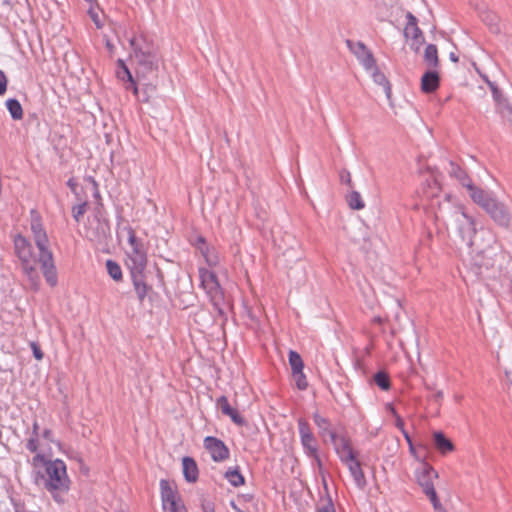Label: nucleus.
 Returning <instances> with one entry per match:
<instances>
[{
  "instance_id": "f257e3e1",
  "label": "nucleus",
  "mask_w": 512,
  "mask_h": 512,
  "mask_svg": "<svg viewBox=\"0 0 512 512\" xmlns=\"http://www.w3.org/2000/svg\"><path fill=\"white\" fill-rule=\"evenodd\" d=\"M130 60L134 66L136 77L143 81L146 90L154 92L160 65L163 61L159 46L145 34L130 38Z\"/></svg>"
},
{
  "instance_id": "f03ea898",
  "label": "nucleus",
  "mask_w": 512,
  "mask_h": 512,
  "mask_svg": "<svg viewBox=\"0 0 512 512\" xmlns=\"http://www.w3.org/2000/svg\"><path fill=\"white\" fill-rule=\"evenodd\" d=\"M471 248L473 265L478 269L477 275L486 273L487 277L496 278L501 274L506 255L492 230L480 228Z\"/></svg>"
},
{
  "instance_id": "7ed1b4c3",
  "label": "nucleus",
  "mask_w": 512,
  "mask_h": 512,
  "mask_svg": "<svg viewBox=\"0 0 512 512\" xmlns=\"http://www.w3.org/2000/svg\"><path fill=\"white\" fill-rule=\"evenodd\" d=\"M35 483L42 485L51 493L55 501L60 502V494L66 493L70 487V479L64 461L55 459L47 462L44 472H37Z\"/></svg>"
},
{
  "instance_id": "20e7f679",
  "label": "nucleus",
  "mask_w": 512,
  "mask_h": 512,
  "mask_svg": "<svg viewBox=\"0 0 512 512\" xmlns=\"http://www.w3.org/2000/svg\"><path fill=\"white\" fill-rule=\"evenodd\" d=\"M472 201L483 209L499 227L510 229L512 214L509 207L500 201L492 191L481 189L472 194Z\"/></svg>"
},
{
  "instance_id": "39448f33",
  "label": "nucleus",
  "mask_w": 512,
  "mask_h": 512,
  "mask_svg": "<svg viewBox=\"0 0 512 512\" xmlns=\"http://www.w3.org/2000/svg\"><path fill=\"white\" fill-rule=\"evenodd\" d=\"M417 483L422 488L423 493L429 498L435 510L442 509L434 487L433 480L438 478V472L427 462L422 461L415 470Z\"/></svg>"
},
{
  "instance_id": "423d86ee",
  "label": "nucleus",
  "mask_w": 512,
  "mask_h": 512,
  "mask_svg": "<svg viewBox=\"0 0 512 512\" xmlns=\"http://www.w3.org/2000/svg\"><path fill=\"white\" fill-rule=\"evenodd\" d=\"M457 225L458 234L461 239L470 247L473 246L475 237L479 230L476 229V221L463 208H458L453 214Z\"/></svg>"
},
{
  "instance_id": "0eeeda50",
  "label": "nucleus",
  "mask_w": 512,
  "mask_h": 512,
  "mask_svg": "<svg viewBox=\"0 0 512 512\" xmlns=\"http://www.w3.org/2000/svg\"><path fill=\"white\" fill-rule=\"evenodd\" d=\"M162 507L164 512H187V509L170 482L166 479L160 481Z\"/></svg>"
},
{
  "instance_id": "6e6552de",
  "label": "nucleus",
  "mask_w": 512,
  "mask_h": 512,
  "mask_svg": "<svg viewBox=\"0 0 512 512\" xmlns=\"http://www.w3.org/2000/svg\"><path fill=\"white\" fill-rule=\"evenodd\" d=\"M116 76L119 80L125 82V89L128 91H132V93L136 96V98L139 101H142V102L148 101V99H149L148 92H150V91L145 89L143 96L142 97L140 96L137 82H136L135 78L133 77L130 69L126 65L125 61L122 59L117 60Z\"/></svg>"
},
{
  "instance_id": "1a4fd4ad",
  "label": "nucleus",
  "mask_w": 512,
  "mask_h": 512,
  "mask_svg": "<svg viewBox=\"0 0 512 512\" xmlns=\"http://www.w3.org/2000/svg\"><path fill=\"white\" fill-rule=\"evenodd\" d=\"M201 283L204 289H206L207 293L210 295L213 306L217 309L220 315H223L224 311L220 307V301L223 299L222 291L216 274L209 271L202 272Z\"/></svg>"
},
{
  "instance_id": "9d476101",
  "label": "nucleus",
  "mask_w": 512,
  "mask_h": 512,
  "mask_svg": "<svg viewBox=\"0 0 512 512\" xmlns=\"http://www.w3.org/2000/svg\"><path fill=\"white\" fill-rule=\"evenodd\" d=\"M87 238L97 245L106 244L111 235L109 220L100 215V211L95 216V226L91 225L87 229Z\"/></svg>"
},
{
  "instance_id": "9b49d317",
  "label": "nucleus",
  "mask_w": 512,
  "mask_h": 512,
  "mask_svg": "<svg viewBox=\"0 0 512 512\" xmlns=\"http://www.w3.org/2000/svg\"><path fill=\"white\" fill-rule=\"evenodd\" d=\"M31 231L33 234V238L35 244L39 250V253H43L45 251H51L49 249V239L46 233V230L43 227L42 219L39 213L36 210H31Z\"/></svg>"
},
{
  "instance_id": "f8f14e48",
  "label": "nucleus",
  "mask_w": 512,
  "mask_h": 512,
  "mask_svg": "<svg viewBox=\"0 0 512 512\" xmlns=\"http://www.w3.org/2000/svg\"><path fill=\"white\" fill-rule=\"evenodd\" d=\"M129 245L131 247V251L127 253V267H146L148 259L147 250L143 240L137 237L135 241H130Z\"/></svg>"
},
{
  "instance_id": "ddd939ff",
  "label": "nucleus",
  "mask_w": 512,
  "mask_h": 512,
  "mask_svg": "<svg viewBox=\"0 0 512 512\" xmlns=\"http://www.w3.org/2000/svg\"><path fill=\"white\" fill-rule=\"evenodd\" d=\"M407 25L404 28V35L406 38H411L413 40L411 44V49L415 52H418L421 45L424 43V36L421 29L418 27L417 18L411 13L407 12Z\"/></svg>"
},
{
  "instance_id": "4468645a",
  "label": "nucleus",
  "mask_w": 512,
  "mask_h": 512,
  "mask_svg": "<svg viewBox=\"0 0 512 512\" xmlns=\"http://www.w3.org/2000/svg\"><path fill=\"white\" fill-rule=\"evenodd\" d=\"M38 261L40 263L41 270L46 282L51 287L56 286L58 282V277L57 270L53 260L52 251H45L43 253H39Z\"/></svg>"
},
{
  "instance_id": "2eb2a0df",
  "label": "nucleus",
  "mask_w": 512,
  "mask_h": 512,
  "mask_svg": "<svg viewBox=\"0 0 512 512\" xmlns=\"http://www.w3.org/2000/svg\"><path fill=\"white\" fill-rule=\"evenodd\" d=\"M204 447L215 462H221L229 458L230 451L228 447L216 437L207 436L204 439Z\"/></svg>"
},
{
  "instance_id": "dca6fc26",
  "label": "nucleus",
  "mask_w": 512,
  "mask_h": 512,
  "mask_svg": "<svg viewBox=\"0 0 512 512\" xmlns=\"http://www.w3.org/2000/svg\"><path fill=\"white\" fill-rule=\"evenodd\" d=\"M346 44L350 51L357 57L366 70H372L375 67V59L371 51L367 49L364 43L352 40H346Z\"/></svg>"
},
{
  "instance_id": "f3484780",
  "label": "nucleus",
  "mask_w": 512,
  "mask_h": 512,
  "mask_svg": "<svg viewBox=\"0 0 512 512\" xmlns=\"http://www.w3.org/2000/svg\"><path fill=\"white\" fill-rule=\"evenodd\" d=\"M146 267H128L130 277L133 283L134 290L137 294L138 300L143 302L150 287L145 282L144 270Z\"/></svg>"
},
{
  "instance_id": "a211bd4d",
  "label": "nucleus",
  "mask_w": 512,
  "mask_h": 512,
  "mask_svg": "<svg viewBox=\"0 0 512 512\" xmlns=\"http://www.w3.org/2000/svg\"><path fill=\"white\" fill-rule=\"evenodd\" d=\"M448 173L451 177L458 180V182L467 189L469 197L472 199V194L475 191H480L482 188L473 184L472 180L468 176L465 170H463L459 165L454 163L453 161L449 162Z\"/></svg>"
},
{
  "instance_id": "6ab92c4d",
  "label": "nucleus",
  "mask_w": 512,
  "mask_h": 512,
  "mask_svg": "<svg viewBox=\"0 0 512 512\" xmlns=\"http://www.w3.org/2000/svg\"><path fill=\"white\" fill-rule=\"evenodd\" d=\"M14 249L18 258L27 267L33 256L30 241L25 236L17 234L14 237Z\"/></svg>"
},
{
  "instance_id": "aec40b11",
  "label": "nucleus",
  "mask_w": 512,
  "mask_h": 512,
  "mask_svg": "<svg viewBox=\"0 0 512 512\" xmlns=\"http://www.w3.org/2000/svg\"><path fill=\"white\" fill-rule=\"evenodd\" d=\"M217 405L220 408L221 412L224 415L229 416L231 418V420L236 425H239V426L246 425V420L238 413V411L236 409L231 407V405L229 404L228 398L226 396H221L217 400Z\"/></svg>"
},
{
  "instance_id": "412c9836",
  "label": "nucleus",
  "mask_w": 512,
  "mask_h": 512,
  "mask_svg": "<svg viewBox=\"0 0 512 512\" xmlns=\"http://www.w3.org/2000/svg\"><path fill=\"white\" fill-rule=\"evenodd\" d=\"M334 449L344 464L357 459L356 452L352 449L350 441L345 437L340 438V444L336 445Z\"/></svg>"
},
{
  "instance_id": "4be33fe9",
  "label": "nucleus",
  "mask_w": 512,
  "mask_h": 512,
  "mask_svg": "<svg viewBox=\"0 0 512 512\" xmlns=\"http://www.w3.org/2000/svg\"><path fill=\"white\" fill-rule=\"evenodd\" d=\"M440 85L439 73L436 70H428L421 77V89L424 93L435 92Z\"/></svg>"
},
{
  "instance_id": "5701e85b",
  "label": "nucleus",
  "mask_w": 512,
  "mask_h": 512,
  "mask_svg": "<svg viewBox=\"0 0 512 512\" xmlns=\"http://www.w3.org/2000/svg\"><path fill=\"white\" fill-rule=\"evenodd\" d=\"M183 475L187 482L194 483L198 480L199 470L196 461L189 456L182 459Z\"/></svg>"
},
{
  "instance_id": "b1692460",
  "label": "nucleus",
  "mask_w": 512,
  "mask_h": 512,
  "mask_svg": "<svg viewBox=\"0 0 512 512\" xmlns=\"http://www.w3.org/2000/svg\"><path fill=\"white\" fill-rule=\"evenodd\" d=\"M345 465H347V467L351 473V476L354 479L356 486L361 490L364 489L367 485V480L365 478V475L361 468V463L359 462V460L355 459L351 462L346 463Z\"/></svg>"
},
{
  "instance_id": "393cba45",
  "label": "nucleus",
  "mask_w": 512,
  "mask_h": 512,
  "mask_svg": "<svg viewBox=\"0 0 512 512\" xmlns=\"http://www.w3.org/2000/svg\"><path fill=\"white\" fill-rule=\"evenodd\" d=\"M433 442L435 448L442 454H446L454 450V444L442 431H435L433 433Z\"/></svg>"
},
{
  "instance_id": "a878e982",
  "label": "nucleus",
  "mask_w": 512,
  "mask_h": 512,
  "mask_svg": "<svg viewBox=\"0 0 512 512\" xmlns=\"http://www.w3.org/2000/svg\"><path fill=\"white\" fill-rule=\"evenodd\" d=\"M325 495H322L317 506V512H336L333 500L328 492V486L324 481Z\"/></svg>"
},
{
  "instance_id": "bb28decb",
  "label": "nucleus",
  "mask_w": 512,
  "mask_h": 512,
  "mask_svg": "<svg viewBox=\"0 0 512 512\" xmlns=\"http://www.w3.org/2000/svg\"><path fill=\"white\" fill-rule=\"evenodd\" d=\"M483 22L489 27V30L494 33L498 34L501 32V28L499 25V17L497 14L493 12H485L482 16Z\"/></svg>"
},
{
  "instance_id": "cd10ccee",
  "label": "nucleus",
  "mask_w": 512,
  "mask_h": 512,
  "mask_svg": "<svg viewBox=\"0 0 512 512\" xmlns=\"http://www.w3.org/2000/svg\"><path fill=\"white\" fill-rule=\"evenodd\" d=\"M225 477L234 487H239L245 484V478L238 467L229 468L225 473Z\"/></svg>"
},
{
  "instance_id": "c85d7f7f",
  "label": "nucleus",
  "mask_w": 512,
  "mask_h": 512,
  "mask_svg": "<svg viewBox=\"0 0 512 512\" xmlns=\"http://www.w3.org/2000/svg\"><path fill=\"white\" fill-rule=\"evenodd\" d=\"M105 265L107 273L115 282H121L123 280L122 269L116 261L108 259Z\"/></svg>"
},
{
  "instance_id": "c756f323",
  "label": "nucleus",
  "mask_w": 512,
  "mask_h": 512,
  "mask_svg": "<svg viewBox=\"0 0 512 512\" xmlns=\"http://www.w3.org/2000/svg\"><path fill=\"white\" fill-rule=\"evenodd\" d=\"M6 107L13 120H20L23 118V108L20 102L15 98H10L6 101Z\"/></svg>"
},
{
  "instance_id": "7c9ffc66",
  "label": "nucleus",
  "mask_w": 512,
  "mask_h": 512,
  "mask_svg": "<svg viewBox=\"0 0 512 512\" xmlns=\"http://www.w3.org/2000/svg\"><path fill=\"white\" fill-rule=\"evenodd\" d=\"M424 60L429 66L434 68L439 65L438 50L436 45L428 44L426 46L424 51Z\"/></svg>"
},
{
  "instance_id": "2f4dec72",
  "label": "nucleus",
  "mask_w": 512,
  "mask_h": 512,
  "mask_svg": "<svg viewBox=\"0 0 512 512\" xmlns=\"http://www.w3.org/2000/svg\"><path fill=\"white\" fill-rule=\"evenodd\" d=\"M374 383L383 391H388L391 387L390 376L386 371L380 370L373 376Z\"/></svg>"
},
{
  "instance_id": "473e14b6",
  "label": "nucleus",
  "mask_w": 512,
  "mask_h": 512,
  "mask_svg": "<svg viewBox=\"0 0 512 512\" xmlns=\"http://www.w3.org/2000/svg\"><path fill=\"white\" fill-rule=\"evenodd\" d=\"M372 69H374V72H373V75H372L374 82L377 83L378 85L383 86L384 92H385L386 96L388 98H390L391 86H390V83H389L388 79L386 78V76L383 73H381L378 70L376 65Z\"/></svg>"
},
{
  "instance_id": "72a5a7b5",
  "label": "nucleus",
  "mask_w": 512,
  "mask_h": 512,
  "mask_svg": "<svg viewBox=\"0 0 512 512\" xmlns=\"http://www.w3.org/2000/svg\"><path fill=\"white\" fill-rule=\"evenodd\" d=\"M496 112L500 114L504 121L512 125V105L508 100L500 102L496 106Z\"/></svg>"
},
{
  "instance_id": "f704fd0d",
  "label": "nucleus",
  "mask_w": 512,
  "mask_h": 512,
  "mask_svg": "<svg viewBox=\"0 0 512 512\" xmlns=\"http://www.w3.org/2000/svg\"><path fill=\"white\" fill-rule=\"evenodd\" d=\"M347 202L349 207L353 210H361L365 207V203L360 193L354 190L347 196Z\"/></svg>"
},
{
  "instance_id": "c9c22d12",
  "label": "nucleus",
  "mask_w": 512,
  "mask_h": 512,
  "mask_svg": "<svg viewBox=\"0 0 512 512\" xmlns=\"http://www.w3.org/2000/svg\"><path fill=\"white\" fill-rule=\"evenodd\" d=\"M289 364L291 366L292 372H300L304 368V362L299 353L296 351L290 350L288 355Z\"/></svg>"
},
{
  "instance_id": "e433bc0d",
  "label": "nucleus",
  "mask_w": 512,
  "mask_h": 512,
  "mask_svg": "<svg viewBox=\"0 0 512 512\" xmlns=\"http://www.w3.org/2000/svg\"><path fill=\"white\" fill-rule=\"evenodd\" d=\"M301 444L308 456H316L318 448L315 436H309V438H301Z\"/></svg>"
},
{
  "instance_id": "4c0bfd02",
  "label": "nucleus",
  "mask_w": 512,
  "mask_h": 512,
  "mask_svg": "<svg viewBox=\"0 0 512 512\" xmlns=\"http://www.w3.org/2000/svg\"><path fill=\"white\" fill-rule=\"evenodd\" d=\"M313 420H314V423L316 424V426L319 428L320 434L323 437H325L326 433L331 430L330 429V421L318 413H315L313 415Z\"/></svg>"
},
{
  "instance_id": "58836bf2",
  "label": "nucleus",
  "mask_w": 512,
  "mask_h": 512,
  "mask_svg": "<svg viewBox=\"0 0 512 512\" xmlns=\"http://www.w3.org/2000/svg\"><path fill=\"white\" fill-rule=\"evenodd\" d=\"M88 207L87 201H82L81 203L74 205L72 207V216L75 219L77 223L80 222V219L83 217V215L86 213Z\"/></svg>"
},
{
  "instance_id": "ea45409f",
  "label": "nucleus",
  "mask_w": 512,
  "mask_h": 512,
  "mask_svg": "<svg viewBox=\"0 0 512 512\" xmlns=\"http://www.w3.org/2000/svg\"><path fill=\"white\" fill-rule=\"evenodd\" d=\"M124 233L127 235L128 243L130 241H135V239L137 238L135 230L130 225H124L121 227L120 223H118L117 236L120 238Z\"/></svg>"
},
{
  "instance_id": "a19ab883",
  "label": "nucleus",
  "mask_w": 512,
  "mask_h": 512,
  "mask_svg": "<svg viewBox=\"0 0 512 512\" xmlns=\"http://www.w3.org/2000/svg\"><path fill=\"white\" fill-rule=\"evenodd\" d=\"M293 379L295 381L296 387L299 390H306L308 387V381L306 379L305 374L303 373V370H300V372H292Z\"/></svg>"
},
{
  "instance_id": "79ce46f5",
  "label": "nucleus",
  "mask_w": 512,
  "mask_h": 512,
  "mask_svg": "<svg viewBox=\"0 0 512 512\" xmlns=\"http://www.w3.org/2000/svg\"><path fill=\"white\" fill-rule=\"evenodd\" d=\"M298 430H299L300 439L301 438H309V436H314L310 429L309 423L303 418H300L298 420Z\"/></svg>"
},
{
  "instance_id": "37998d69",
  "label": "nucleus",
  "mask_w": 512,
  "mask_h": 512,
  "mask_svg": "<svg viewBox=\"0 0 512 512\" xmlns=\"http://www.w3.org/2000/svg\"><path fill=\"white\" fill-rule=\"evenodd\" d=\"M487 84L489 86V88L491 89V92H492V96H493V99L496 103V106L502 102V101H506L507 99L503 96L502 94V91L498 88V86L490 81V80H487Z\"/></svg>"
},
{
  "instance_id": "c03bdc74",
  "label": "nucleus",
  "mask_w": 512,
  "mask_h": 512,
  "mask_svg": "<svg viewBox=\"0 0 512 512\" xmlns=\"http://www.w3.org/2000/svg\"><path fill=\"white\" fill-rule=\"evenodd\" d=\"M38 438L39 437H30L26 443V448L32 452V453H35L37 452L38 450V447H39V443H38Z\"/></svg>"
},
{
  "instance_id": "a18cd8bd",
  "label": "nucleus",
  "mask_w": 512,
  "mask_h": 512,
  "mask_svg": "<svg viewBox=\"0 0 512 512\" xmlns=\"http://www.w3.org/2000/svg\"><path fill=\"white\" fill-rule=\"evenodd\" d=\"M49 461L50 460H47L43 454L38 453L32 458V465L34 467H38L40 464H42L44 468H46V463Z\"/></svg>"
},
{
  "instance_id": "49530a36",
  "label": "nucleus",
  "mask_w": 512,
  "mask_h": 512,
  "mask_svg": "<svg viewBox=\"0 0 512 512\" xmlns=\"http://www.w3.org/2000/svg\"><path fill=\"white\" fill-rule=\"evenodd\" d=\"M31 348H32L33 356L35 357V359L42 360L44 357V353L41 350V348L39 347V345L36 344L35 342H32Z\"/></svg>"
},
{
  "instance_id": "de8ad7c7",
  "label": "nucleus",
  "mask_w": 512,
  "mask_h": 512,
  "mask_svg": "<svg viewBox=\"0 0 512 512\" xmlns=\"http://www.w3.org/2000/svg\"><path fill=\"white\" fill-rule=\"evenodd\" d=\"M7 77L5 73L0 69V96L5 94L7 90Z\"/></svg>"
},
{
  "instance_id": "09e8293b",
  "label": "nucleus",
  "mask_w": 512,
  "mask_h": 512,
  "mask_svg": "<svg viewBox=\"0 0 512 512\" xmlns=\"http://www.w3.org/2000/svg\"><path fill=\"white\" fill-rule=\"evenodd\" d=\"M390 409H391V412L395 415V418H396V422H395V425L396 427L401 430V432H403V430H405L404 426V420L396 413L395 409L390 406Z\"/></svg>"
},
{
  "instance_id": "8fccbe9b",
  "label": "nucleus",
  "mask_w": 512,
  "mask_h": 512,
  "mask_svg": "<svg viewBox=\"0 0 512 512\" xmlns=\"http://www.w3.org/2000/svg\"><path fill=\"white\" fill-rule=\"evenodd\" d=\"M340 180H341L342 183H345V184L349 185L352 188V180H351L350 172H348L346 170H343L340 173Z\"/></svg>"
},
{
  "instance_id": "3c124183",
  "label": "nucleus",
  "mask_w": 512,
  "mask_h": 512,
  "mask_svg": "<svg viewBox=\"0 0 512 512\" xmlns=\"http://www.w3.org/2000/svg\"><path fill=\"white\" fill-rule=\"evenodd\" d=\"M203 512H215L214 503L208 500H203L201 504Z\"/></svg>"
},
{
  "instance_id": "603ef678",
  "label": "nucleus",
  "mask_w": 512,
  "mask_h": 512,
  "mask_svg": "<svg viewBox=\"0 0 512 512\" xmlns=\"http://www.w3.org/2000/svg\"><path fill=\"white\" fill-rule=\"evenodd\" d=\"M326 435L330 438V441L334 445V448L336 447V445L340 444V438L342 436H338L336 432L330 430L326 433Z\"/></svg>"
},
{
  "instance_id": "864d4df0",
  "label": "nucleus",
  "mask_w": 512,
  "mask_h": 512,
  "mask_svg": "<svg viewBox=\"0 0 512 512\" xmlns=\"http://www.w3.org/2000/svg\"><path fill=\"white\" fill-rule=\"evenodd\" d=\"M92 21L95 23L97 28H102V23L100 21L99 15L97 12H95L93 9H90L88 11Z\"/></svg>"
},
{
  "instance_id": "5fc2aeb1",
  "label": "nucleus",
  "mask_w": 512,
  "mask_h": 512,
  "mask_svg": "<svg viewBox=\"0 0 512 512\" xmlns=\"http://www.w3.org/2000/svg\"><path fill=\"white\" fill-rule=\"evenodd\" d=\"M67 186L70 188V190L76 195L78 196V192H77V188H78V184L77 182L75 181L74 178H70L68 181H67Z\"/></svg>"
},
{
  "instance_id": "6e6d98bb",
  "label": "nucleus",
  "mask_w": 512,
  "mask_h": 512,
  "mask_svg": "<svg viewBox=\"0 0 512 512\" xmlns=\"http://www.w3.org/2000/svg\"><path fill=\"white\" fill-rule=\"evenodd\" d=\"M32 437H39V424L37 421H34L32 426Z\"/></svg>"
},
{
  "instance_id": "4d7b16f0",
  "label": "nucleus",
  "mask_w": 512,
  "mask_h": 512,
  "mask_svg": "<svg viewBox=\"0 0 512 512\" xmlns=\"http://www.w3.org/2000/svg\"><path fill=\"white\" fill-rule=\"evenodd\" d=\"M52 431L50 429H45L42 432V437L48 441H52Z\"/></svg>"
},
{
  "instance_id": "13d9d810",
  "label": "nucleus",
  "mask_w": 512,
  "mask_h": 512,
  "mask_svg": "<svg viewBox=\"0 0 512 512\" xmlns=\"http://www.w3.org/2000/svg\"><path fill=\"white\" fill-rule=\"evenodd\" d=\"M432 398L436 401V402H440L443 398V392L442 391H437L436 393L433 394Z\"/></svg>"
},
{
  "instance_id": "bf43d9fd",
  "label": "nucleus",
  "mask_w": 512,
  "mask_h": 512,
  "mask_svg": "<svg viewBox=\"0 0 512 512\" xmlns=\"http://www.w3.org/2000/svg\"><path fill=\"white\" fill-rule=\"evenodd\" d=\"M310 457L315 460L319 470L321 471V469H322V461H321V459H320V457L318 455V452H316V456H310Z\"/></svg>"
},
{
  "instance_id": "052dcab7",
  "label": "nucleus",
  "mask_w": 512,
  "mask_h": 512,
  "mask_svg": "<svg viewBox=\"0 0 512 512\" xmlns=\"http://www.w3.org/2000/svg\"><path fill=\"white\" fill-rule=\"evenodd\" d=\"M449 59L452 61V62H455L457 63L459 61V58L457 56V54L455 52H451L449 54Z\"/></svg>"
},
{
  "instance_id": "680f3d73",
  "label": "nucleus",
  "mask_w": 512,
  "mask_h": 512,
  "mask_svg": "<svg viewBox=\"0 0 512 512\" xmlns=\"http://www.w3.org/2000/svg\"><path fill=\"white\" fill-rule=\"evenodd\" d=\"M402 434H403V436H404V438H405V440L407 441L408 444L412 443V439H411L409 433L406 430H403Z\"/></svg>"
},
{
  "instance_id": "e2e57ef3",
  "label": "nucleus",
  "mask_w": 512,
  "mask_h": 512,
  "mask_svg": "<svg viewBox=\"0 0 512 512\" xmlns=\"http://www.w3.org/2000/svg\"><path fill=\"white\" fill-rule=\"evenodd\" d=\"M85 181L90 182V183L93 185V187H95V186H97V185H98V183L95 181V179H94L92 176H88V177H86V178H85Z\"/></svg>"
},
{
  "instance_id": "0e129e2a",
  "label": "nucleus",
  "mask_w": 512,
  "mask_h": 512,
  "mask_svg": "<svg viewBox=\"0 0 512 512\" xmlns=\"http://www.w3.org/2000/svg\"><path fill=\"white\" fill-rule=\"evenodd\" d=\"M94 188V192H93V196L96 198V199H100V192H99V189H98V185L93 187Z\"/></svg>"
},
{
  "instance_id": "69168bd1",
  "label": "nucleus",
  "mask_w": 512,
  "mask_h": 512,
  "mask_svg": "<svg viewBox=\"0 0 512 512\" xmlns=\"http://www.w3.org/2000/svg\"><path fill=\"white\" fill-rule=\"evenodd\" d=\"M409 445V451L411 454L415 455L416 454V448L415 446L413 445V443H410L408 444Z\"/></svg>"
},
{
  "instance_id": "338daca9",
  "label": "nucleus",
  "mask_w": 512,
  "mask_h": 512,
  "mask_svg": "<svg viewBox=\"0 0 512 512\" xmlns=\"http://www.w3.org/2000/svg\"><path fill=\"white\" fill-rule=\"evenodd\" d=\"M106 47L109 51H112L114 49V45L110 41L106 42Z\"/></svg>"
},
{
  "instance_id": "774afa93",
  "label": "nucleus",
  "mask_w": 512,
  "mask_h": 512,
  "mask_svg": "<svg viewBox=\"0 0 512 512\" xmlns=\"http://www.w3.org/2000/svg\"><path fill=\"white\" fill-rule=\"evenodd\" d=\"M373 321H374V322H376V323H381V322H382V319H381L380 317H375V318L373 319Z\"/></svg>"
}]
</instances>
